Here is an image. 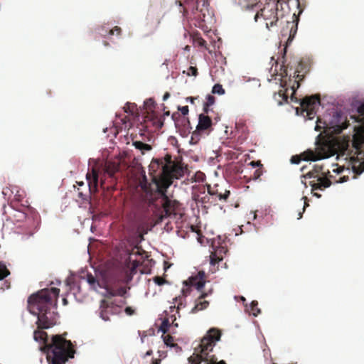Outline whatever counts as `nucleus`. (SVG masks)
I'll use <instances>...</instances> for the list:
<instances>
[{"mask_svg": "<svg viewBox=\"0 0 364 364\" xmlns=\"http://www.w3.org/2000/svg\"><path fill=\"white\" fill-rule=\"evenodd\" d=\"M60 289L56 287L43 289L33 294L28 299V309L31 314L38 316V330L33 333L35 341L43 343L41 348L46 353L49 364H65L70 358H73L75 350L70 341L64 335H55L48 343V334L40 329L48 328L56 323L55 313Z\"/></svg>", "mask_w": 364, "mask_h": 364, "instance_id": "f257e3e1", "label": "nucleus"}, {"mask_svg": "<svg viewBox=\"0 0 364 364\" xmlns=\"http://www.w3.org/2000/svg\"><path fill=\"white\" fill-rule=\"evenodd\" d=\"M149 168L153 181L157 186L158 192L162 197L163 211L159 218L162 221L164 218L176 214V203L169 199L166 194V189L172 184V181L170 180V172L171 171H170V167L162 165L161 159H153Z\"/></svg>", "mask_w": 364, "mask_h": 364, "instance_id": "f03ea898", "label": "nucleus"}, {"mask_svg": "<svg viewBox=\"0 0 364 364\" xmlns=\"http://www.w3.org/2000/svg\"><path fill=\"white\" fill-rule=\"evenodd\" d=\"M221 333L216 328H211L204 336L199 345L200 353H193L188 359L189 364H201L203 361L207 363L209 361V353L213 350L216 341L220 338Z\"/></svg>", "mask_w": 364, "mask_h": 364, "instance_id": "7ed1b4c3", "label": "nucleus"}, {"mask_svg": "<svg viewBox=\"0 0 364 364\" xmlns=\"http://www.w3.org/2000/svg\"><path fill=\"white\" fill-rule=\"evenodd\" d=\"M9 219L14 223L25 221L29 234L33 235L38 227L40 218L34 208L23 205L22 209H12L9 213Z\"/></svg>", "mask_w": 364, "mask_h": 364, "instance_id": "20e7f679", "label": "nucleus"}, {"mask_svg": "<svg viewBox=\"0 0 364 364\" xmlns=\"http://www.w3.org/2000/svg\"><path fill=\"white\" fill-rule=\"evenodd\" d=\"M278 3L274 0H269L262 9L258 10V3L247 4L245 7L246 10L256 11V14L254 16L255 21L257 22L259 17H262L266 22L267 28L275 26L278 21Z\"/></svg>", "mask_w": 364, "mask_h": 364, "instance_id": "39448f33", "label": "nucleus"}, {"mask_svg": "<svg viewBox=\"0 0 364 364\" xmlns=\"http://www.w3.org/2000/svg\"><path fill=\"white\" fill-rule=\"evenodd\" d=\"M357 116H351L350 118L360 123L354 127L355 134L353 136L354 146L359 149L360 146H364V102L357 108Z\"/></svg>", "mask_w": 364, "mask_h": 364, "instance_id": "423d86ee", "label": "nucleus"}, {"mask_svg": "<svg viewBox=\"0 0 364 364\" xmlns=\"http://www.w3.org/2000/svg\"><path fill=\"white\" fill-rule=\"evenodd\" d=\"M320 173H323L322 166L315 165L314 168L309 171L304 176L313 179L309 182L313 191L317 189L323 190L331 185V181L328 178L321 176L319 174Z\"/></svg>", "mask_w": 364, "mask_h": 364, "instance_id": "0eeeda50", "label": "nucleus"}, {"mask_svg": "<svg viewBox=\"0 0 364 364\" xmlns=\"http://www.w3.org/2000/svg\"><path fill=\"white\" fill-rule=\"evenodd\" d=\"M208 2L206 0H196V2L188 3V7L183 9V16H186L191 9L193 18L200 21H205L206 14H208Z\"/></svg>", "mask_w": 364, "mask_h": 364, "instance_id": "6e6552de", "label": "nucleus"}, {"mask_svg": "<svg viewBox=\"0 0 364 364\" xmlns=\"http://www.w3.org/2000/svg\"><path fill=\"white\" fill-rule=\"evenodd\" d=\"M320 105L319 95H315L310 97H306L301 102L300 105L303 112H306L309 119H312L316 115V109Z\"/></svg>", "mask_w": 364, "mask_h": 364, "instance_id": "1a4fd4ad", "label": "nucleus"}, {"mask_svg": "<svg viewBox=\"0 0 364 364\" xmlns=\"http://www.w3.org/2000/svg\"><path fill=\"white\" fill-rule=\"evenodd\" d=\"M211 125V119L205 114H200L198 117V124L196 126V130L193 132L191 139H198L200 136V133L209 129Z\"/></svg>", "mask_w": 364, "mask_h": 364, "instance_id": "9d476101", "label": "nucleus"}, {"mask_svg": "<svg viewBox=\"0 0 364 364\" xmlns=\"http://www.w3.org/2000/svg\"><path fill=\"white\" fill-rule=\"evenodd\" d=\"M205 284V274L203 272H199L196 275L191 276L188 280L184 282V284L190 288H195L201 291Z\"/></svg>", "mask_w": 364, "mask_h": 364, "instance_id": "9b49d317", "label": "nucleus"}, {"mask_svg": "<svg viewBox=\"0 0 364 364\" xmlns=\"http://www.w3.org/2000/svg\"><path fill=\"white\" fill-rule=\"evenodd\" d=\"M162 165H166L170 167V180L173 181V179H178L183 175L182 170L178 168L177 166L173 162L171 156L168 154L166 155L164 158L161 159Z\"/></svg>", "mask_w": 364, "mask_h": 364, "instance_id": "f8f14e48", "label": "nucleus"}, {"mask_svg": "<svg viewBox=\"0 0 364 364\" xmlns=\"http://www.w3.org/2000/svg\"><path fill=\"white\" fill-rule=\"evenodd\" d=\"M144 122L146 124L145 127L148 128V124H151L156 129H160L164 125V121L161 117L159 116L157 113H150L144 117Z\"/></svg>", "mask_w": 364, "mask_h": 364, "instance_id": "ddd939ff", "label": "nucleus"}, {"mask_svg": "<svg viewBox=\"0 0 364 364\" xmlns=\"http://www.w3.org/2000/svg\"><path fill=\"white\" fill-rule=\"evenodd\" d=\"M354 154L356 155L358 159H364V146H360V149H356L354 146L353 141H352ZM353 170L355 175H360L364 171V160L358 163V165H353Z\"/></svg>", "mask_w": 364, "mask_h": 364, "instance_id": "4468645a", "label": "nucleus"}, {"mask_svg": "<svg viewBox=\"0 0 364 364\" xmlns=\"http://www.w3.org/2000/svg\"><path fill=\"white\" fill-rule=\"evenodd\" d=\"M120 163L119 160L107 161L105 164V175L114 178L116 173L119 171Z\"/></svg>", "mask_w": 364, "mask_h": 364, "instance_id": "2eb2a0df", "label": "nucleus"}, {"mask_svg": "<svg viewBox=\"0 0 364 364\" xmlns=\"http://www.w3.org/2000/svg\"><path fill=\"white\" fill-rule=\"evenodd\" d=\"M318 159V158L316 156V154L314 151L308 150L302 153L300 156H293L291 159V162L292 164H298L301 162V160L316 161Z\"/></svg>", "mask_w": 364, "mask_h": 364, "instance_id": "dca6fc26", "label": "nucleus"}, {"mask_svg": "<svg viewBox=\"0 0 364 364\" xmlns=\"http://www.w3.org/2000/svg\"><path fill=\"white\" fill-rule=\"evenodd\" d=\"M116 308L113 303H109L106 300H102L100 304V317L104 321L109 319V314L113 313V310Z\"/></svg>", "mask_w": 364, "mask_h": 364, "instance_id": "f3484780", "label": "nucleus"}, {"mask_svg": "<svg viewBox=\"0 0 364 364\" xmlns=\"http://www.w3.org/2000/svg\"><path fill=\"white\" fill-rule=\"evenodd\" d=\"M86 178L88 182L89 188L91 191L94 189L97 191L98 186L99 173L98 171L92 168L91 172H88L86 175Z\"/></svg>", "mask_w": 364, "mask_h": 364, "instance_id": "a211bd4d", "label": "nucleus"}, {"mask_svg": "<svg viewBox=\"0 0 364 364\" xmlns=\"http://www.w3.org/2000/svg\"><path fill=\"white\" fill-rule=\"evenodd\" d=\"M207 296L208 293H201V294L196 301V304L191 309V313L196 314L200 311L205 309L208 306L209 302L208 301L203 300Z\"/></svg>", "mask_w": 364, "mask_h": 364, "instance_id": "6ab92c4d", "label": "nucleus"}, {"mask_svg": "<svg viewBox=\"0 0 364 364\" xmlns=\"http://www.w3.org/2000/svg\"><path fill=\"white\" fill-rule=\"evenodd\" d=\"M106 294L105 296L107 297H112V296H124L127 293V288L124 287H120L119 288H114L111 287H106Z\"/></svg>", "mask_w": 364, "mask_h": 364, "instance_id": "aec40b11", "label": "nucleus"}, {"mask_svg": "<svg viewBox=\"0 0 364 364\" xmlns=\"http://www.w3.org/2000/svg\"><path fill=\"white\" fill-rule=\"evenodd\" d=\"M208 192L210 196H215L218 198L220 200H226L230 196V191L225 190L224 193L220 191L218 188V186H216L213 188L210 186L208 187Z\"/></svg>", "mask_w": 364, "mask_h": 364, "instance_id": "412c9836", "label": "nucleus"}, {"mask_svg": "<svg viewBox=\"0 0 364 364\" xmlns=\"http://www.w3.org/2000/svg\"><path fill=\"white\" fill-rule=\"evenodd\" d=\"M308 72L307 65L302 61L298 62L297 68L294 71L295 77L299 80H302L305 74Z\"/></svg>", "mask_w": 364, "mask_h": 364, "instance_id": "4be33fe9", "label": "nucleus"}, {"mask_svg": "<svg viewBox=\"0 0 364 364\" xmlns=\"http://www.w3.org/2000/svg\"><path fill=\"white\" fill-rule=\"evenodd\" d=\"M286 91L287 89L285 90L281 89L278 91V92H275L274 94V100L277 102L279 105H282L284 102H287L288 95H287Z\"/></svg>", "mask_w": 364, "mask_h": 364, "instance_id": "5701e85b", "label": "nucleus"}, {"mask_svg": "<svg viewBox=\"0 0 364 364\" xmlns=\"http://www.w3.org/2000/svg\"><path fill=\"white\" fill-rule=\"evenodd\" d=\"M133 146L141 151L142 154H144L146 151L151 150L152 147L148 144H145L141 141H134Z\"/></svg>", "mask_w": 364, "mask_h": 364, "instance_id": "b1692460", "label": "nucleus"}, {"mask_svg": "<svg viewBox=\"0 0 364 364\" xmlns=\"http://www.w3.org/2000/svg\"><path fill=\"white\" fill-rule=\"evenodd\" d=\"M155 102L152 98L147 99L144 102V109H145V112L144 114H149L150 113H155Z\"/></svg>", "mask_w": 364, "mask_h": 364, "instance_id": "393cba45", "label": "nucleus"}, {"mask_svg": "<svg viewBox=\"0 0 364 364\" xmlns=\"http://www.w3.org/2000/svg\"><path fill=\"white\" fill-rule=\"evenodd\" d=\"M124 110L126 113H129L132 115H139L136 105L134 103L127 102L124 107Z\"/></svg>", "mask_w": 364, "mask_h": 364, "instance_id": "a878e982", "label": "nucleus"}, {"mask_svg": "<svg viewBox=\"0 0 364 364\" xmlns=\"http://www.w3.org/2000/svg\"><path fill=\"white\" fill-rule=\"evenodd\" d=\"M170 326H171L170 318L165 317L163 319L161 324L159 327V331H161V332H163L164 334H165L166 333H167L168 331Z\"/></svg>", "mask_w": 364, "mask_h": 364, "instance_id": "bb28decb", "label": "nucleus"}, {"mask_svg": "<svg viewBox=\"0 0 364 364\" xmlns=\"http://www.w3.org/2000/svg\"><path fill=\"white\" fill-rule=\"evenodd\" d=\"M86 280L87 283L95 289L97 288V287H100L99 281L90 273H88L86 275Z\"/></svg>", "mask_w": 364, "mask_h": 364, "instance_id": "cd10ccee", "label": "nucleus"}, {"mask_svg": "<svg viewBox=\"0 0 364 364\" xmlns=\"http://www.w3.org/2000/svg\"><path fill=\"white\" fill-rule=\"evenodd\" d=\"M215 97L211 95H208L206 97V102L204 103V105H203V111L205 113L208 114V111H209V107H210L211 105H213L214 103H215Z\"/></svg>", "mask_w": 364, "mask_h": 364, "instance_id": "c85d7f7f", "label": "nucleus"}, {"mask_svg": "<svg viewBox=\"0 0 364 364\" xmlns=\"http://www.w3.org/2000/svg\"><path fill=\"white\" fill-rule=\"evenodd\" d=\"M260 312L261 311L258 308V302L257 301H252L250 304V313L252 314L253 316H257Z\"/></svg>", "mask_w": 364, "mask_h": 364, "instance_id": "c756f323", "label": "nucleus"}, {"mask_svg": "<svg viewBox=\"0 0 364 364\" xmlns=\"http://www.w3.org/2000/svg\"><path fill=\"white\" fill-rule=\"evenodd\" d=\"M173 301L176 304H177V313H178V311L185 307V304L183 301H185V299L182 296L175 297L173 299Z\"/></svg>", "mask_w": 364, "mask_h": 364, "instance_id": "7c9ffc66", "label": "nucleus"}, {"mask_svg": "<svg viewBox=\"0 0 364 364\" xmlns=\"http://www.w3.org/2000/svg\"><path fill=\"white\" fill-rule=\"evenodd\" d=\"M212 92L213 94L223 95L225 93V90L221 85L215 84L213 87Z\"/></svg>", "mask_w": 364, "mask_h": 364, "instance_id": "2f4dec72", "label": "nucleus"}, {"mask_svg": "<svg viewBox=\"0 0 364 364\" xmlns=\"http://www.w3.org/2000/svg\"><path fill=\"white\" fill-rule=\"evenodd\" d=\"M164 341L166 346H175V344L173 343V338L171 335L168 334L163 336ZM176 346H177L176 344Z\"/></svg>", "mask_w": 364, "mask_h": 364, "instance_id": "473e14b6", "label": "nucleus"}, {"mask_svg": "<svg viewBox=\"0 0 364 364\" xmlns=\"http://www.w3.org/2000/svg\"><path fill=\"white\" fill-rule=\"evenodd\" d=\"M10 274L6 266H0V280H3Z\"/></svg>", "mask_w": 364, "mask_h": 364, "instance_id": "72a5a7b5", "label": "nucleus"}, {"mask_svg": "<svg viewBox=\"0 0 364 364\" xmlns=\"http://www.w3.org/2000/svg\"><path fill=\"white\" fill-rule=\"evenodd\" d=\"M154 282L159 286H161L164 284L168 283V281H166L164 278L156 276L154 278Z\"/></svg>", "mask_w": 364, "mask_h": 364, "instance_id": "f704fd0d", "label": "nucleus"}, {"mask_svg": "<svg viewBox=\"0 0 364 364\" xmlns=\"http://www.w3.org/2000/svg\"><path fill=\"white\" fill-rule=\"evenodd\" d=\"M204 364H226V363L223 360L219 362H217V359L215 358V355H209V361L207 363Z\"/></svg>", "mask_w": 364, "mask_h": 364, "instance_id": "c9c22d12", "label": "nucleus"}, {"mask_svg": "<svg viewBox=\"0 0 364 364\" xmlns=\"http://www.w3.org/2000/svg\"><path fill=\"white\" fill-rule=\"evenodd\" d=\"M222 258L218 257L215 253H212L210 255V264L215 265L218 263Z\"/></svg>", "mask_w": 364, "mask_h": 364, "instance_id": "e433bc0d", "label": "nucleus"}, {"mask_svg": "<svg viewBox=\"0 0 364 364\" xmlns=\"http://www.w3.org/2000/svg\"><path fill=\"white\" fill-rule=\"evenodd\" d=\"M122 29L119 26H114L113 28L110 29L108 32L109 35H114L117 34V36H119L121 34Z\"/></svg>", "mask_w": 364, "mask_h": 364, "instance_id": "4c0bfd02", "label": "nucleus"}, {"mask_svg": "<svg viewBox=\"0 0 364 364\" xmlns=\"http://www.w3.org/2000/svg\"><path fill=\"white\" fill-rule=\"evenodd\" d=\"M187 75L196 76L198 75V69L196 67H189V68L188 69Z\"/></svg>", "mask_w": 364, "mask_h": 364, "instance_id": "58836bf2", "label": "nucleus"}, {"mask_svg": "<svg viewBox=\"0 0 364 364\" xmlns=\"http://www.w3.org/2000/svg\"><path fill=\"white\" fill-rule=\"evenodd\" d=\"M262 175V167H259V168L256 169L253 174V178L255 180L258 179Z\"/></svg>", "mask_w": 364, "mask_h": 364, "instance_id": "ea45409f", "label": "nucleus"}, {"mask_svg": "<svg viewBox=\"0 0 364 364\" xmlns=\"http://www.w3.org/2000/svg\"><path fill=\"white\" fill-rule=\"evenodd\" d=\"M178 109L181 111V114L183 116H186L188 114V106H183L178 108Z\"/></svg>", "mask_w": 364, "mask_h": 364, "instance_id": "a19ab883", "label": "nucleus"}, {"mask_svg": "<svg viewBox=\"0 0 364 364\" xmlns=\"http://www.w3.org/2000/svg\"><path fill=\"white\" fill-rule=\"evenodd\" d=\"M196 42L200 46L205 47L206 46V41L202 38H196Z\"/></svg>", "mask_w": 364, "mask_h": 364, "instance_id": "79ce46f5", "label": "nucleus"}, {"mask_svg": "<svg viewBox=\"0 0 364 364\" xmlns=\"http://www.w3.org/2000/svg\"><path fill=\"white\" fill-rule=\"evenodd\" d=\"M124 311L129 316L133 315L135 312V311L130 306L126 307Z\"/></svg>", "mask_w": 364, "mask_h": 364, "instance_id": "37998d69", "label": "nucleus"}, {"mask_svg": "<svg viewBox=\"0 0 364 364\" xmlns=\"http://www.w3.org/2000/svg\"><path fill=\"white\" fill-rule=\"evenodd\" d=\"M132 254H138V255H140V251H139V249L137 246L134 247L133 249H132V251L131 253H129V255H132Z\"/></svg>", "mask_w": 364, "mask_h": 364, "instance_id": "c03bdc74", "label": "nucleus"}, {"mask_svg": "<svg viewBox=\"0 0 364 364\" xmlns=\"http://www.w3.org/2000/svg\"><path fill=\"white\" fill-rule=\"evenodd\" d=\"M250 164L254 166V167H256V166H259V167H262V164H261V162L260 161H252L250 163Z\"/></svg>", "mask_w": 364, "mask_h": 364, "instance_id": "a18cd8bd", "label": "nucleus"}, {"mask_svg": "<svg viewBox=\"0 0 364 364\" xmlns=\"http://www.w3.org/2000/svg\"><path fill=\"white\" fill-rule=\"evenodd\" d=\"M170 318H171V324H172V325L175 326L176 327H177L178 326V323L175 322L176 321V316L174 315H171L170 316Z\"/></svg>", "mask_w": 364, "mask_h": 364, "instance_id": "49530a36", "label": "nucleus"}, {"mask_svg": "<svg viewBox=\"0 0 364 364\" xmlns=\"http://www.w3.org/2000/svg\"><path fill=\"white\" fill-rule=\"evenodd\" d=\"M348 179V176H343V177L340 178V179L337 182L343 183V182L347 181Z\"/></svg>", "mask_w": 364, "mask_h": 364, "instance_id": "de8ad7c7", "label": "nucleus"}, {"mask_svg": "<svg viewBox=\"0 0 364 364\" xmlns=\"http://www.w3.org/2000/svg\"><path fill=\"white\" fill-rule=\"evenodd\" d=\"M302 198L305 200L304 205V207H303V212H304L305 209H306V207L309 205V203L306 201L307 200V198L306 197H303Z\"/></svg>", "mask_w": 364, "mask_h": 364, "instance_id": "09e8293b", "label": "nucleus"}, {"mask_svg": "<svg viewBox=\"0 0 364 364\" xmlns=\"http://www.w3.org/2000/svg\"><path fill=\"white\" fill-rule=\"evenodd\" d=\"M169 97H170V93L168 92H165V94L163 96V100L166 101L167 99L169 98Z\"/></svg>", "mask_w": 364, "mask_h": 364, "instance_id": "8fccbe9b", "label": "nucleus"}, {"mask_svg": "<svg viewBox=\"0 0 364 364\" xmlns=\"http://www.w3.org/2000/svg\"><path fill=\"white\" fill-rule=\"evenodd\" d=\"M173 306H170V308H169V309H170V312H171V313L173 312V311H174V309H177V306H176V303H175V301H173Z\"/></svg>", "mask_w": 364, "mask_h": 364, "instance_id": "3c124183", "label": "nucleus"}, {"mask_svg": "<svg viewBox=\"0 0 364 364\" xmlns=\"http://www.w3.org/2000/svg\"><path fill=\"white\" fill-rule=\"evenodd\" d=\"M196 99H197L196 97H190L187 98V101H189L191 103L193 104L194 103V100H196Z\"/></svg>", "mask_w": 364, "mask_h": 364, "instance_id": "603ef678", "label": "nucleus"}, {"mask_svg": "<svg viewBox=\"0 0 364 364\" xmlns=\"http://www.w3.org/2000/svg\"><path fill=\"white\" fill-rule=\"evenodd\" d=\"M347 127H348V124L346 123H343L341 126V129H346Z\"/></svg>", "mask_w": 364, "mask_h": 364, "instance_id": "864d4df0", "label": "nucleus"}, {"mask_svg": "<svg viewBox=\"0 0 364 364\" xmlns=\"http://www.w3.org/2000/svg\"><path fill=\"white\" fill-rule=\"evenodd\" d=\"M160 363V360H156L152 362V363L151 364H159Z\"/></svg>", "mask_w": 364, "mask_h": 364, "instance_id": "5fc2aeb1", "label": "nucleus"}, {"mask_svg": "<svg viewBox=\"0 0 364 364\" xmlns=\"http://www.w3.org/2000/svg\"><path fill=\"white\" fill-rule=\"evenodd\" d=\"M288 68H289V65L284 69V71L286 76L288 75V72H287Z\"/></svg>", "mask_w": 364, "mask_h": 364, "instance_id": "6e6d98bb", "label": "nucleus"}, {"mask_svg": "<svg viewBox=\"0 0 364 364\" xmlns=\"http://www.w3.org/2000/svg\"><path fill=\"white\" fill-rule=\"evenodd\" d=\"M151 353H152V350H148V351L146 352V355H151Z\"/></svg>", "mask_w": 364, "mask_h": 364, "instance_id": "4d7b16f0", "label": "nucleus"}, {"mask_svg": "<svg viewBox=\"0 0 364 364\" xmlns=\"http://www.w3.org/2000/svg\"><path fill=\"white\" fill-rule=\"evenodd\" d=\"M63 304H64V305H66V304H68V301H67V299H63Z\"/></svg>", "mask_w": 364, "mask_h": 364, "instance_id": "13d9d810", "label": "nucleus"}, {"mask_svg": "<svg viewBox=\"0 0 364 364\" xmlns=\"http://www.w3.org/2000/svg\"><path fill=\"white\" fill-rule=\"evenodd\" d=\"M103 44H104L105 46H109V43L107 41H104V42H103Z\"/></svg>", "mask_w": 364, "mask_h": 364, "instance_id": "bf43d9fd", "label": "nucleus"}, {"mask_svg": "<svg viewBox=\"0 0 364 364\" xmlns=\"http://www.w3.org/2000/svg\"><path fill=\"white\" fill-rule=\"evenodd\" d=\"M302 214H303V212H302V213H301V212H300V213H299L298 219H300V218H302Z\"/></svg>", "mask_w": 364, "mask_h": 364, "instance_id": "052dcab7", "label": "nucleus"}, {"mask_svg": "<svg viewBox=\"0 0 364 364\" xmlns=\"http://www.w3.org/2000/svg\"><path fill=\"white\" fill-rule=\"evenodd\" d=\"M169 114H170V113H169V112H168H168H165V114H166V115H169Z\"/></svg>", "mask_w": 364, "mask_h": 364, "instance_id": "680f3d73", "label": "nucleus"}, {"mask_svg": "<svg viewBox=\"0 0 364 364\" xmlns=\"http://www.w3.org/2000/svg\"><path fill=\"white\" fill-rule=\"evenodd\" d=\"M101 186H104V181L102 180L101 181Z\"/></svg>", "mask_w": 364, "mask_h": 364, "instance_id": "e2e57ef3", "label": "nucleus"}, {"mask_svg": "<svg viewBox=\"0 0 364 364\" xmlns=\"http://www.w3.org/2000/svg\"><path fill=\"white\" fill-rule=\"evenodd\" d=\"M106 34H107V31H105V33H102V35H103V36H106Z\"/></svg>", "mask_w": 364, "mask_h": 364, "instance_id": "0e129e2a", "label": "nucleus"}, {"mask_svg": "<svg viewBox=\"0 0 364 364\" xmlns=\"http://www.w3.org/2000/svg\"><path fill=\"white\" fill-rule=\"evenodd\" d=\"M9 287H10V285H9V284H7V285H6V289H9Z\"/></svg>", "mask_w": 364, "mask_h": 364, "instance_id": "69168bd1", "label": "nucleus"}, {"mask_svg": "<svg viewBox=\"0 0 364 364\" xmlns=\"http://www.w3.org/2000/svg\"><path fill=\"white\" fill-rule=\"evenodd\" d=\"M314 195L316 196L317 197H320L321 196L320 195H318L317 193H315Z\"/></svg>", "mask_w": 364, "mask_h": 364, "instance_id": "338daca9", "label": "nucleus"}, {"mask_svg": "<svg viewBox=\"0 0 364 364\" xmlns=\"http://www.w3.org/2000/svg\"><path fill=\"white\" fill-rule=\"evenodd\" d=\"M285 53H286V48H284V55H285Z\"/></svg>", "mask_w": 364, "mask_h": 364, "instance_id": "774afa93", "label": "nucleus"}]
</instances>
